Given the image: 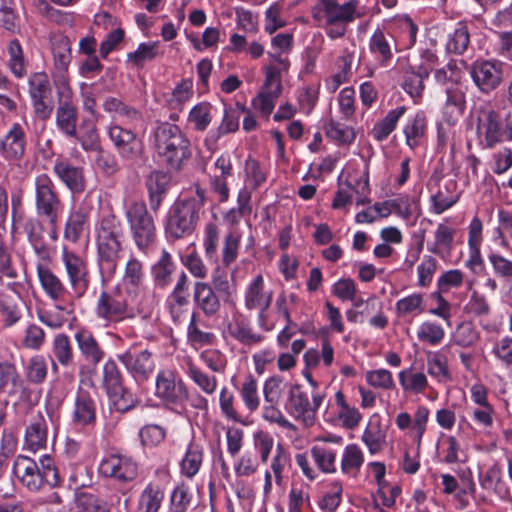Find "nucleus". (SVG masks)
I'll list each match as a JSON object with an SVG mask.
<instances>
[{"mask_svg": "<svg viewBox=\"0 0 512 512\" xmlns=\"http://www.w3.org/2000/svg\"><path fill=\"white\" fill-rule=\"evenodd\" d=\"M125 230L114 214L102 217L96 227L97 265L103 279L116 273L125 246Z\"/></svg>", "mask_w": 512, "mask_h": 512, "instance_id": "nucleus-1", "label": "nucleus"}, {"mask_svg": "<svg viewBox=\"0 0 512 512\" xmlns=\"http://www.w3.org/2000/svg\"><path fill=\"white\" fill-rule=\"evenodd\" d=\"M206 201L205 191L197 186L195 194L177 199L169 208L164 229L168 239L179 240L194 233Z\"/></svg>", "mask_w": 512, "mask_h": 512, "instance_id": "nucleus-2", "label": "nucleus"}, {"mask_svg": "<svg viewBox=\"0 0 512 512\" xmlns=\"http://www.w3.org/2000/svg\"><path fill=\"white\" fill-rule=\"evenodd\" d=\"M356 8L355 1L340 4L338 0H315L311 14L316 26L324 29L327 36L335 40L346 34L349 23L356 18Z\"/></svg>", "mask_w": 512, "mask_h": 512, "instance_id": "nucleus-3", "label": "nucleus"}, {"mask_svg": "<svg viewBox=\"0 0 512 512\" xmlns=\"http://www.w3.org/2000/svg\"><path fill=\"white\" fill-rule=\"evenodd\" d=\"M154 143L158 155L170 169L179 170L191 156L190 141L175 124H158L154 131Z\"/></svg>", "mask_w": 512, "mask_h": 512, "instance_id": "nucleus-4", "label": "nucleus"}, {"mask_svg": "<svg viewBox=\"0 0 512 512\" xmlns=\"http://www.w3.org/2000/svg\"><path fill=\"white\" fill-rule=\"evenodd\" d=\"M13 472L28 490L36 492L44 485L50 488L61 485V476L53 460L43 456L38 464L26 456H18L14 462Z\"/></svg>", "mask_w": 512, "mask_h": 512, "instance_id": "nucleus-5", "label": "nucleus"}, {"mask_svg": "<svg viewBox=\"0 0 512 512\" xmlns=\"http://www.w3.org/2000/svg\"><path fill=\"white\" fill-rule=\"evenodd\" d=\"M133 241L139 251H147L155 244L157 229L154 217L144 201L132 202L125 211Z\"/></svg>", "mask_w": 512, "mask_h": 512, "instance_id": "nucleus-6", "label": "nucleus"}, {"mask_svg": "<svg viewBox=\"0 0 512 512\" xmlns=\"http://www.w3.org/2000/svg\"><path fill=\"white\" fill-rule=\"evenodd\" d=\"M63 202L53 180L47 174L35 179V209L37 216L46 222L59 220Z\"/></svg>", "mask_w": 512, "mask_h": 512, "instance_id": "nucleus-7", "label": "nucleus"}, {"mask_svg": "<svg viewBox=\"0 0 512 512\" xmlns=\"http://www.w3.org/2000/svg\"><path fill=\"white\" fill-rule=\"evenodd\" d=\"M61 260L64 264L69 285L73 295L77 299L85 296L91 285V275L87 260L69 250L66 246L62 248Z\"/></svg>", "mask_w": 512, "mask_h": 512, "instance_id": "nucleus-8", "label": "nucleus"}, {"mask_svg": "<svg viewBox=\"0 0 512 512\" xmlns=\"http://www.w3.org/2000/svg\"><path fill=\"white\" fill-rule=\"evenodd\" d=\"M476 132L484 149H493L506 139L505 125L499 112L486 106L477 110Z\"/></svg>", "mask_w": 512, "mask_h": 512, "instance_id": "nucleus-9", "label": "nucleus"}, {"mask_svg": "<svg viewBox=\"0 0 512 512\" xmlns=\"http://www.w3.org/2000/svg\"><path fill=\"white\" fill-rule=\"evenodd\" d=\"M107 133L118 155L123 160L136 163L143 159V141L133 130L118 124H111Z\"/></svg>", "mask_w": 512, "mask_h": 512, "instance_id": "nucleus-10", "label": "nucleus"}, {"mask_svg": "<svg viewBox=\"0 0 512 512\" xmlns=\"http://www.w3.org/2000/svg\"><path fill=\"white\" fill-rule=\"evenodd\" d=\"M95 313L107 323H120L135 317L127 300L120 292L102 291L97 299Z\"/></svg>", "mask_w": 512, "mask_h": 512, "instance_id": "nucleus-11", "label": "nucleus"}, {"mask_svg": "<svg viewBox=\"0 0 512 512\" xmlns=\"http://www.w3.org/2000/svg\"><path fill=\"white\" fill-rule=\"evenodd\" d=\"M469 74L480 92L490 94L502 82V63L497 60L479 59L472 63Z\"/></svg>", "mask_w": 512, "mask_h": 512, "instance_id": "nucleus-12", "label": "nucleus"}, {"mask_svg": "<svg viewBox=\"0 0 512 512\" xmlns=\"http://www.w3.org/2000/svg\"><path fill=\"white\" fill-rule=\"evenodd\" d=\"M99 472L104 477L114 478L119 482L128 483L138 475V465L131 456L110 454L102 459Z\"/></svg>", "mask_w": 512, "mask_h": 512, "instance_id": "nucleus-13", "label": "nucleus"}, {"mask_svg": "<svg viewBox=\"0 0 512 512\" xmlns=\"http://www.w3.org/2000/svg\"><path fill=\"white\" fill-rule=\"evenodd\" d=\"M156 396L166 405L183 407L188 400V389L185 383L170 372H160L156 378Z\"/></svg>", "mask_w": 512, "mask_h": 512, "instance_id": "nucleus-14", "label": "nucleus"}, {"mask_svg": "<svg viewBox=\"0 0 512 512\" xmlns=\"http://www.w3.org/2000/svg\"><path fill=\"white\" fill-rule=\"evenodd\" d=\"M71 421L79 428H93L97 421V395L79 387L74 400Z\"/></svg>", "mask_w": 512, "mask_h": 512, "instance_id": "nucleus-15", "label": "nucleus"}, {"mask_svg": "<svg viewBox=\"0 0 512 512\" xmlns=\"http://www.w3.org/2000/svg\"><path fill=\"white\" fill-rule=\"evenodd\" d=\"M118 360L125 366L137 383L147 381L154 371L152 353L147 349L137 351L134 347L117 355Z\"/></svg>", "mask_w": 512, "mask_h": 512, "instance_id": "nucleus-16", "label": "nucleus"}, {"mask_svg": "<svg viewBox=\"0 0 512 512\" xmlns=\"http://www.w3.org/2000/svg\"><path fill=\"white\" fill-rule=\"evenodd\" d=\"M144 184L150 209L157 213L171 188L172 175L164 170L153 169L145 176Z\"/></svg>", "mask_w": 512, "mask_h": 512, "instance_id": "nucleus-17", "label": "nucleus"}, {"mask_svg": "<svg viewBox=\"0 0 512 512\" xmlns=\"http://www.w3.org/2000/svg\"><path fill=\"white\" fill-rule=\"evenodd\" d=\"M194 308L206 318L218 317L222 308V297L211 288L209 282L196 281L193 285Z\"/></svg>", "mask_w": 512, "mask_h": 512, "instance_id": "nucleus-18", "label": "nucleus"}, {"mask_svg": "<svg viewBox=\"0 0 512 512\" xmlns=\"http://www.w3.org/2000/svg\"><path fill=\"white\" fill-rule=\"evenodd\" d=\"M53 172L72 194H82L86 190L87 181L83 167L72 164L68 159H57Z\"/></svg>", "mask_w": 512, "mask_h": 512, "instance_id": "nucleus-19", "label": "nucleus"}, {"mask_svg": "<svg viewBox=\"0 0 512 512\" xmlns=\"http://www.w3.org/2000/svg\"><path fill=\"white\" fill-rule=\"evenodd\" d=\"M51 50L54 58V77L63 88L68 87L67 71L71 62V43L68 37L57 35L51 39Z\"/></svg>", "mask_w": 512, "mask_h": 512, "instance_id": "nucleus-20", "label": "nucleus"}, {"mask_svg": "<svg viewBox=\"0 0 512 512\" xmlns=\"http://www.w3.org/2000/svg\"><path fill=\"white\" fill-rule=\"evenodd\" d=\"M48 421L45 415L38 411L32 414L25 429L24 445L28 450L36 452L47 445Z\"/></svg>", "mask_w": 512, "mask_h": 512, "instance_id": "nucleus-21", "label": "nucleus"}, {"mask_svg": "<svg viewBox=\"0 0 512 512\" xmlns=\"http://www.w3.org/2000/svg\"><path fill=\"white\" fill-rule=\"evenodd\" d=\"M369 49L381 66H388L394 58V54L398 52L394 36L381 29L375 30L370 37Z\"/></svg>", "mask_w": 512, "mask_h": 512, "instance_id": "nucleus-22", "label": "nucleus"}, {"mask_svg": "<svg viewBox=\"0 0 512 512\" xmlns=\"http://www.w3.org/2000/svg\"><path fill=\"white\" fill-rule=\"evenodd\" d=\"M26 133L19 123H14L0 140V153L7 160H19L25 154Z\"/></svg>", "mask_w": 512, "mask_h": 512, "instance_id": "nucleus-23", "label": "nucleus"}, {"mask_svg": "<svg viewBox=\"0 0 512 512\" xmlns=\"http://www.w3.org/2000/svg\"><path fill=\"white\" fill-rule=\"evenodd\" d=\"M26 391L27 387L16 366L9 361H0V393L14 398Z\"/></svg>", "mask_w": 512, "mask_h": 512, "instance_id": "nucleus-24", "label": "nucleus"}, {"mask_svg": "<svg viewBox=\"0 0 512 512\" xmlns=\"http://www.w3.org/2000/svg\"><path fill=\"white\" fill-rule=\"evenodd\" d=\"M272 291L264 290V279L262 275H257L248 285L245 292V307L248 310H260L263 314L271 305Z\"/></svg>", "mask_w": 512, "mask_h": 512, "instance_id": "nucleus-25", "label": "nucleus"}, {"mask_svg": "<svg viewBox=\"0 0 512 512\" xmlns=\"http://www.w3.org/2000/svg\"><path fill=\"white\" fill-rule=\"evenodd\" d=\"M74 337L80 354L87 363L96 366L103 360L105 352L89 330L80 329Z\"/></svg>", "mask_w": 512, "mask_h": 512, "instance_id": "nucleus-26", "label": "nucleus"}, {"mask_svg": "<svg viewBox=\"0 0 512 512\" xmlns=\"http://www.w3.org/2000/svg\"><path fill=\"white\" fill-rule=\"evenodd\" d=\"M285 408L288 413L296 419H303L304 421L311 419V407L308 394L299 384L290 386Z\"/></svg>", "mask_w": 512, "mask_h": 512, "instance_id": "nucleus-27", "label": "nucleus"}, {"mask_svg": "<svg viewBox=\"0 0 512 512\" xmlns=\"http://www.w3.org/2000/svg\"><path fill=\"white\" fill-rule=\"evenodd\" d=\"M37 274L44 292L52 300H60L67 294V288L62 280L46 265L37 264Z\"/></svg>", "mask_w": 512, "mask_h": 512, "instance_id": "nucleus-28", "label": "nucleus"}, {"mask_svg": "<svg viewBox=\"0 0 512 512\" xmlns=\"http://www.w3.org/2000/svg\"><path fill=\"white\" fill-rule=\"evenodd\" d=\"M78 122L77 108L70 101L59 103L56 109V126L66 136H76Z\"/></svg>", "mask_w": 512, "mask_h": 512, "instance_id": "nucleus-29", "label": "nucleus"}, {"mask_svg": "<svg viewBox=\"0 0 512 512\" xmlns=\"http://www.w3.org/2000/svg\"><path fill=\"white\" fill-rule=\"evenodd\" d=\"M89 228V215L83 209L70 212L64 228V238L77 243Z\"/></svg>", "mask_w": 512, "mask_h": 512, "instance_id": "nucleus-30", "label": "nucleus"}, {"mask_svg": "<svg viewBox=\"0 0 512 512\" xmlns=\"http://www.w3.org/2000/svg\"><path fill=\"white\" fill-rule=\"evenodd\" d=\"M203 447L191 441L186 449L185 455L180 462L181 474L192 479L200 470L203 463Z\"/></svg>", "mask_w": 512, "mask_h": 512, "instance_id": "nucleus-31", "label": "nucleus"}, {"mask_svg": "<svg viewBox=\"0 0 512 512\" xmlns=\"http://www.w3.org/2000/svg\"><path fill=\"white\" fill-rule=\"evenodd\" d=\"M427 119L424 112L419 111L407 120L403 132L406 144L414 149L417 147L426 133Z\"/></svg>", "mask_w": 512, "mask_h": 512, "instance_id": "nucleus-32", "label": "nucleus"}, {"mask_svg": "<svg viewBox=\"0 0 512 512\" xmlns=\"http://www.w3.org/2000/svg\"><path fill=\"white\" fill-rule=\"evenodd\" d=\"M176 268L171 254L163 250L158 261L152 266L151 273L155 285L160 288H165L171 282V276Z\"/></svg>", "mask_w": 512, "mask_h": 512, "instance_id": "nucleus-33", "label": "nucleus"}, {"mask_svg": "<svg viewBox=\"0 0 512 512\" xmlns=\"http://www.w3.org/2000/svg\"><path fill=\"white\" fill-rule=\"evenodd\" d=\"M456 230L445 224H439L435 231V241L428 245V251L442 258L449 255L453 249Z\"/></svg>", "mask_w": 512, "mask_h": 512, "instance_id": "nucleus-34", "label": "nucleus"}, {"mask_svg": "<svg viewBox=\"0 0 512 512\" xmlns=\"http://www.w3.org/2000/svg\"><path fill=\"white\" fill-rule=\"evenodd\" d=\"M405 112V106H399L390 110L382 120L374 125L371 131L374 139L379 142L386 140L388 136L395 130L398 121L405 114Z\"/></svg>", "mask_w": 512, "mask_h": 512, "instance_id": "nucleus-35", "label": "nucleus"}, {"mask_svg": "<svg viewBox=\"0 0 512 512\" xmlns=\"http://www.w3.org/2000/svg\"><path fill=\"white\" fill-rule=\"evenodd\" d=\"M20 296L15 291L0 293V312L5 327H11L21 318L18 308Z\"/></svg>", "mask_w": 512, "mask_h": 512, "instance_id": "nucleus-36", "label": "nucleus"}, {"mask_svg": "<svg viewBox=\"0 0 512 512\" xmlns=\"http://www.w3.org/2000/svg\"><path fill=\"white\" fill-rule=\"evenodd\" d=\"M209 283L211 288L215 289L216 293L222 297L223 302L228 303L232 300L236 291L232 275H229L220 268H216L212 273L211 282Z\"/></svg>", "mask_w": 512, "mask_h": 512, "instance_id": "nucleus-37", "label": "nucleus"}, {"mask_svg": "<svg viewBox=\"0 0 512 512\" xmlns=\"http://www.w3.org/2000/svg\"><path fill=\"white\" fill-rule=\"evenodd\" d=\"M241 239L242 234L238 229H231L225 234L221 250L222 264L224 267H229L237 260Z\"/></svg>", "mask_w": 512, "mask_h": 512, "instance_id": "nucleus-38", "label": "nucleus"}, {"mask_svg": "<svg viewBox=\"0 0 512 512\" xmlns=\"http://www.w3.org/2000/svg\"><path fill=\"white\" fill-rule=\"evenodd\" d=\"M229 335L246 346H252L263 340L261 334L253 332L252 328L243 320H234L228 325Z\"/></svg>", "mask_w": 512, "mask_h": 512, "instance_id": "nucleus-39", "label": "nucleus"}, {"mask_svg": "<svg viewBox=\"0 0 512 512\" xmlns=\"http://www.w3.org/2000/svg\"><path fill=\"white\" fill-rule=\"evenodd\" d=\"M163 498L164 493L159 486L147 485L139 497L137 512H158Z\"/></svg>", "mask_w": 512, "mask_h": 512, "instance_id": "nucleus-40", "label": "nucleus"}, {"mask_svg": "<svg viewBox=\"0 0 512 512\" xmlns=\"http://www.w3.org/2000/svg\"><path fill=\"white\" fill-rule=\"evenodd\" d=\"M52 354L56 361L63 367H69L74 362V352L69 337L60 333L52 342Z\"/></svg>", "mask_w": 512, "mask_h": 512, "instance_id": "nucleus-41", "label": "nucleus"}, {"mask_svg": "<svg viewBox=\"0 0 512 512\" xmlns=\"http://www.w3.org/2000/svg\"><path fill=\"white\" fill-rule=\"evenodd\" d=\"M470 43V32L468 25L464 22H459L452 33L448 36L446 49L449 53L456 55L463 54Z\"/></svg>", "mask_w": 512, "mask_h": 512, "instance_id": "nucleus-42", "label": "nucleus"}, {"mask_svg": "<svg viewBox=\"0 0 512 512\" xmlns=\"http://www.w3.org/2000/svg\"><path fill=\"white\" fill-rule=\"evenodd\" d=\"M398 376L404 391L421 394L428 387L426 375L422 372H413L412 368L402 370Z\"/></svg>", "mask_w": 512, "mask_h": 512, "instance_id": "nucleus-43", "label": "nucleus"}, {"mask_svg": "<svg viewBox=\"0 0 512 512\" xmlns=\"http://www.w3.org/2000/svg\"><path fill=\"white\" fill-rule=\"evenodd\" d=\"M29 96L31 101L41 99H52V88L48 75L44 72L34 73L30 76Z\"/></svg>", "mask_w": 512, "mask_h": 512, "instance_id": "nucleus-44", "label": "nucleus"}, {"mask_svg": "<svg viewBox=\"0 0 512 512\" xmlns=\"http://www.w3.org/2000/svg\"><path fill=\"white\" fill-rule=\"evenodd\" d=\"M107 395L115 410L120 413L130 411L138 403V398L124 385L120 386L119 389L107 392Z\"/></svg>", "mask_w": 512, "mask_h": 512, "instance_id": "nucleus-45", "label": "nucleus"}, {"mask_svg": "<svg viewBox=\"0 0 512 512\" xmlns=\"http://www.w3.org/2000/svg\"><path fill=\"white\" fill-rule=\"evenodd\" d=\"M239 119V111L236 109L225 108L220 126L209 132L208 140L217 142L222 136L236 132L239 128Z\"/></svg>", "mask_w": 512, "mask_h": 512, "instance_id": "nucleus-46", "label": "nucleus"}, {"mask_svg": "<svg viewBox=\"0 0 512 512\" xmlns=\"http://www.w3.org/2000/svg\"><path fill=\"white\" fill-rule=\"evenodd\" d=\"M103 108L108 113H115L127 122L138 121L141 118L140 112L129 106L116 97H107L103 102Z\"/></svg>", "mask_w": 512, "mask_h": 512, "instance_id": "nucleus-47", "label": "nucleus"}, {"mask_svg": "<svg viewBox=\"0 0 512 512\" xmlns=\"http://www.w3.org/2000/svg\"><path fill=\"white\" fill-rule=\"evenodd\" d=\"M144 268L140 260L131 256L125 265L123 284L126 287L139 288L144 281Z\"/></svg>", "mask_w": 512, "mask_h": 512, "instance_id": "nucleus-48", "label": "nucleus"}, {"mask_svg": "<svg viewBox=\"0 0 512 512\" xmlns=\"http://www.w3.org/2000/svg\"><path fill=\"white\" fill-rule=\"evenodd\" d=\"M212 105L201 102L195 105L189 112L188 121L193 124L196 131H205L212 121Z\"/></svg>", "mask_w": 512, "mask_h": 512, "instance_id": "nucleus-49", "label": "nucleus"}, {"mask_svg": "<svg viewBox=\"0 0 512 512\" xmlns=\"http://www.w3.org/2000/svg\"><path fill=\"white\" fill-rule=\"evenodd\" d=\"M487 257L496 277L508 282L512 281V260L493 249L489 250Z\"/></svg>", "mask_w": 512, "mask_h": 512, "instance_id": "nucleus-50", "label": "nucleus"}, {"mask_svg": "<svg viewBox=\"0 0 512 512\" xmlns=\"http://www.w3.org/2000/svg\"><path fill=\"white\" fill-rule=\"evenodd\" d=\"M187 339L193 345H212L216 339L214 333L205 332L199 328L198 313L194 311L191 315L190 323L187 328Z\"/></svg>", "mask_w": 512, "mask_h": 512, "instance_id": "nucleus-51", "label": "nucleus"}, {"mask_svg": "<svg viewBox=\"0 0 512 512\" xmlns=\"http://www.w3.org/2000/svg\"><path fill=\"white\" fill-rule=\"evenodd\" d=\"M480 339V332L471 322H462L458 325L453 341L461 347H472L477 344Z\"/></svg>", "mask_w": 512, "mask_h": 512, "instance_id": "nucleus-52", "label": "nucleus"}, {"mask_svg": "<svg viewBox=\"0 0 512 512\" xmlns=\"http://www.w3.org/2000/svg\"><path fill=\"white\" fill-rule=\"evenodd\" d=\"M427 372L430 376L437 378L439 382H446L452 379L447 359L440 353H434L432 356H428Z\"/></svg>", "mask_w": 512, "mask_h": 512, "instance_id": "nucleus-53", "label": "nucleus"}, {"mask_svg": "<svg viewBox=\"0 0 512 512\" xmlns=\"http://www.w3.org/2000/svg\"><path fill=\"white\" fill-rule=\"evenodd\" d=\"M122 385H124L123 375L116 362L109 359L103 366L102 386L107 393L119 389Z\"/></svg>", "mask_w": 512, "mask_h": 512, "instance_id": "nucleus-54", "label": "nucleus"}, {"mask_svg": "<svg viewBox=\"0 0 512 512\" xmlns=\"http://www.w3.org/2000/svg\"><path fill=\"white\" fill-rule=\"evenodd\" d=\"M71 138L76 139L87 152H95L102 147L98 130L93 124L82 127L80 132L76 130V136Z\"/></svg>", "mask_w": 512, "mask_h": 512, "instance_id": "nucleus-55", "label": "nucleus"}, {"mask_svg": "<svg viewBox=\"0 0 512 512\" xmlns=\"http://www.w3.org/2000/svg\"><path fill=\"white\" fill-rule=\"evenodd\" d=\"M325 133L328 138L341 144H350L355 140L356 137L353 128L334 120H330L325 125Z\"/></svg>", "mask_w": 512, "mask_h": 512, "instance_id": "nucleus-56", "label": "nucleus"}, {"mask_svg": "<svg viewBox=\"0 0 512 512\" xmlns=\"http://www.w3.org/2000/svg\"><path fill=\"white\" fill-rule=\"evenodd\" d=\"M240 396L248 410L255 411L258 409L260 404L258 386L257 381L252 374L246 376L240 389Z\"/></svg>", "mask_w": 512, "mask_h": 512, "instance_id": "nucleus-57", "label": "nucleus"}, {"mask_svg": "<svg viewBox=\"0 0 512 512\" xmlns=\"http://www.w3.org/2000/svg\"><path fill=\"white\" fill-rule=\"evenodd\" d=\"M48 373V364L42 355L33 356L26 366V377L33 384H41Z\"/></svg>", "mask_w": 512, "mask_h": 512, "instance_id": "nucleus-58", "label": "nucleus"}, {"mask_svg": "<svg viewBox=\"0 0 512 512\" xmlns=\"http://www.w3.org/2000/svg\"><path fill=\"white\" fill-rule=\"evenodd\" d=\"M159 41L141 43L137 50L127 55L128 61H131L136 67L142 68L146 61L153 60L158 55Z\"/></svg>", "mask_w": 512, "mask_h": 512, "instance_id": "nucleus-59", "label": "nucleus"}, {"mask_svg": "<svg viewBox=\"0 0 512 512\" xmlns=\"http://www.w3.org/2000/svg\"><path fill=\"white\" fill-rule=\"evenodd\" d=\"M77 504L85 512H110L111 504L99 496L81 492L77 495Z\"/></svg>", "mask_w": 512, "mask_h": 512, "instance_id": "nucleus-60", "label": "nucleus"}, {"mask_svg": "<svg viewBox=\"0 0 512 512\" xmlns=\"http://www.w3.org/2000/svg\"><path fill=\"white\" fill-rule=\"evenodd\" d=\"M446 108H453V112L463 115L466 109V96L462 85L454 83L446 89Z\"/></svg>", "mask_w": 512, "mask_h": 512, "instance_id": "nucleus-61", "label": "nucleus"}, {"mask_svg": "<svg viewBox=\"0 0 512 512\" xmlns=\"http://www.w3.org/2000/svg\"><path fill=\"white\" fill-rule=\"evenodd\" d=\"M9 67L11 72L18 78L26 73V66L23 57L22 47L18 40H12L8 46Z\"/></svg>", "mask_w": 512, "mask_h": 512, "instance_id": "nucleus-62", "label": "nucleus"}, {"mask_svg": "<svg viewBox=\"0 0 512 512\" xmlns=\"http://www.w3.org/2000/svg\"><path fill=\"white\" fill-rule=\"evenodd\" d=\"M191 498L189 486L181 482L171 494V512H186L190 506Z\"/></svg>", "mask_w": 512, "mask_h": 512, "instance_id": "nucleus-63", "label": "nucleus"}, {"mask_svg": "<svg viewBox=\"0 0 512 512\" xmlns=\"http://www.w3.org/2000/svg\"><path fill=\"white\" fill-rule=\"evenodd\" d=\"M444 329L433 322H423L417 332V337L421 342H427L431 345H438L444 338Z\"/></svg>", "mask_w": 512, "mask_h": 512, "instance_id": "nucleus-64", "label": "nucleus"}]
</instances>
